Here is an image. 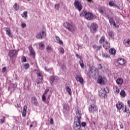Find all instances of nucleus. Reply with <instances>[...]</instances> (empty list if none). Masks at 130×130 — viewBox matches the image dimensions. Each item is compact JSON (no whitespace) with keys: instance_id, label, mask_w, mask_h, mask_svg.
Returning <instances> with one entry per match:
<instances>
[{"instance_id":"f257e3e1","label":"nucleus","mask_w":130,"mask_h":130,"mask_svg":"<svg viewBox=\"0 0 130 130\" xmlns=\"http://www.w3.org/2000/svg\"><path fill=\"white\" fill-rule=\"evenodd\" d=\"M81 117L82 114L81 113V111L77 110L76 111V117L75 118L73 125V128L74 130H82V127H81Z\"/></svg>"},{"instance_id":"f03ea898","label":"nucleus","mask_w":130,"mask_h":130,"mask_svg":"<svg viewBox=\"0 0 130 130\" xmlns=\"http://www.w3.org/2000/svg\"><path fill=\"white\" fill-rule=\"evenodd\" d=\"M80 16L81 17H85V19L88 21H91V20H93L94 18V15H93L92 13H90L85 10L83 11L80 13Z\"/></svg>"},{"instance_id":"7ed1b4c3","label":"nucleus","mask_w":130,"mask_h":130,"mask_svg":"<svg viewBox=\"0 0 130 130\" xmlns=\"http://www.w3.org/2000/svg\"><path fill=\"white\" fill-rule=\"evenodd\" d=\"M109 92L108 90V88L106 87V88L102 89L100 91H99V96L101 98H107V93Z\"/></svg>"},{"instance_id":"20e7f679","label":"nucleus","mask_w":130,"mask_h":130,"mask_svg":"<svg viewBox=\"0 0 130 130\" xmlns=\"http://www.w3.org/2000/svg\"><path fill=\"white\" fill-rule=\"evenodd\" d=\"M74 6L75 9L78 10L79 12H81V11H82V9H83V6H82L81 2H79L78 1H75Z\"/></svg>"},{"instance_id":"39448f33","label":"nucleus","mask_w":130,"mask_h":130,"mask_svg":"<svg viewBox=\"0 0 130 130\" xmlns=\"http://www.w3.org/2000/svg\"><path fill=\"white\" fill-rule=\"evenodd\" d=\"M97 73H98V71H97V69L95 68V67L92 66L89 68V74L90 76H92V77H95Z\"/></svg>"},{"instance_id":"423d86ee","label":"nucleus","mask_w":130,"mask_h":130,"mask_svg":"<svg viewBox=\"0 0 130 130\" xmlns=\"http://www.w3.org/2000/svg\"><path fill=\"white\" fill-rule=\"evenodd\" d=\"M90 31L91 33H95L98 29V24L97 23H92L90 25Z\"/></svg>"},{"instance_id":"0eeeda50","label":"nucleus","mask_w":130,"mask_h":130,"mask_svg":"<svg viewBox=\"0 0 130 130\" xmlns=\"http://www.w3.org/2000/svg\"><path fill=\"white\" fill-rule=\"evenodd\" d=\"M45 37H46V34L44 31H43L42 32H40L38 33L36 35V38L37 39H44Z\"/></svg>"},{"instance_id":"6e6552de","label":"nucleus","mask_w":130,"mask_h":130,"mask_svg":"<svg viewBox=\"0 0 130 130\" xmlns=\"http://www.w3.org/2000/svg\"><path fill=\"white\" fill-rule=\"evenodd\" d=\"M64 26L67 29H68V30H69V31H70L71 32H74V30H75L74 26L68 22H66L64 23Z\"/></svg>"},{"instance_id":"1a4fd4ad","label":"nucleus","mask_w":130,"mask_h":130,"mask_svg":"<svg viewBox=\"0 0 130 130\" xmlns=\"http://www.w3.org/2000/svg\"><path fill=\"white\" fill-rule=\"evenodd\" d=\"M98 83L100 84V85H104V84L106 83V78L104 77H102V76H99L98 80Z\"/></svg>"},{"instance_id":"9d476101","label":"nucleus","mask_w":130,"mask_h":130,"mask_svg":"<svg viewBox=\"0 0 130 130\" xmlns=\"http://www.w3.org/2000/svg\"><path fill=\"white\" fill-rule=\"evenodd\" d=\"M98 108L94 105H90L89 107V111L90 113H94V112L97 111Z\"/></svg>"},{"instance_id":"9b49d317","label":"nucleus","mask_w":130,"mask_h":130,"mask_svg":"<svg viewBox=\"0 0 130 130\" xmlns=\"http://www.w3.org/2000/svg\"><path fill=\"white\" fill-rule=\"evenodd\" d=\"M116 107L117 110H120V109H122V110H123V108H124V106H123L122 102H118V103L116 104Z\"/></svg>"},{"instance_id":"f8f14e48","label":"nucleus","mask_w":130,"mask_h":130,"mask_svg":"<svg viewBox=\"0 0 130 130\" xmlns=\"http://www.w3.org/2000/svg\"><path fill=\"white\" fill-rule=\"evenodd\" d=\"M76 80L81 84L84 83V79L82 78L81 75H77L76 77Z\"/></svg>"},{"instance_id":"ddd939ff","label":"nucleus","mask_w":130,"mask_h":130,"mask_svg":"<svg viewBox=\"0 0 130 130\" xmlns=\"http://www.w3.org/2000/svg\"><path fill=\"white\" fill-rule=\"evenodd\" d=\"M28 49L29 50L30 56H31V57L34 58V57H35V52L34 51V50L33 49V47H32V46H30L28 47Z\"/></svg>"},{"instance_id":"4468645a","label":"nucleus","mask_w":130,"mask_h":130,"mask_svg":"<svg viewBox=\"0 0 130 130\" xmlns=\"http://www.w3.org/2000/svg\"><path fill=\"white\" fill-rule=\"evenodd\" d=\"M103 47L106 49V50H107V49H109V48H110V44L106 41L103 44Z\"/></svg>"},{"instance_id":"2eb2a0df","label":"nucleus","mask_w":130,"mask_h":130,"mask_svg":"<svg viewBox=\"0 0 130 130\" xmlns=\"http://www.w3.org/2000/svg\"><path fill=\"white\" fill-rule=\"evenodd\" d=\"M123 45L126 46V47H129L130 46V38L124 40L123 42Z\"/></svg>"},{"instance_id":"dca6fc26","label":"nucleus","mask_w":130,"mask_h":130,"mask_svg":"<svg viewBox=\"0 0 130 130\" xmlns=\"http://www.w3.org/2000/svg\"><path fill=\"white\" fill-rule=\"evenodd\" d=\"M117 62L118 63V64L122 66V64H124V63H125V60L123 58H119L117 60Z\"/></svg>"},{"instance_id":"f3484780","label":"nucleus","mask_w":130,"mask_h":130,"mask_svg":"<svg viewBox=\"0 0 130 130\" xmlns=\"http://www.w3.org/2000/svg\"><path fill=\"white\" fill-rule=\"evenodd\" d=\"M17 51L16 50H11L9 51V56L10 57H13L15 56L17 53Z\"/></svg>"},{"instance_id":"a211bd4d","label":"nucleus","mask_w":130,"mask_h":130,"mask_svg":"<svg viewBox=\"0 0 130 130\" xmlns=\"http://www.w3.org/2000/svg\"><path fill=\"white\" fill-rule=\"evenodd\" d=\"M45 71L49 73V74H54V71L53 70V68H48L47 67H45Z\"/></svg>"},{"instance_id":"6ab92c4d","label":"nucleus","mask_w":130,"mask_h":130,"mask_svg":"<svg viewBox=\"0 0 130 130\" xmlns=\"http://www.w3.org/2000/svg\"><path fill=\"white\" fill-rule=\"evenodd\" d=\"M5 30L6 32V34L8 35L9 37H13V36H12V33H11V30L9 27H5Z\"/></svg>"},{"instance_id":"aec40b11","label":"nucleus","mask_w":130,"mask_h":130,"mask_svg":"<svg viewBox=\"0 0 130 130\" xmlns=\"http://www.w3.org/2000/svg\"><path fill=\"white\" fill-rule=\"evenodd\" d=\"M27 106L25 105L23 107V109L22 111V116L23 117H25L26 116V114H27Z\"/></svg>"},{"instance_id":"412c9836","label":"nucleus","mask_w":130,"mask_h":130,"mask_svg":"<svg viewBox=\"0 0 130 130\" xmlns=\"http://www.w3.org/2000/svg\"><path fill=\"white\" fill-rule=\"evenodd\" d=\"M31 103H32V104L36 106L38 105V102H37V99H36V98L33 97L31 98Z\"/></svg>"},{"instance_id":"4be33fe9","label":"nucleus","mask_w":130,"mask_h":130,"mask_svg":"<svg viewBox=\"0 0 130 130\" xmlns=\"http://www.w3.org/2000/svg\"><path fill=\"white\" fill-rule=\"evenodd\" d=\"M46 51L47 52H48V53H50V52H52L53 51V49H52V47L49 45H47L46 46Z\"/></svg>"},{"instance_id":"5701e85b","label":"nucleus","mask_w":130,"mask_h":130,"mask_svg":"<svg viewBox=\"0 0 130 130\" xmlns=\"http://www.w3.org/2000/svg\"><path fill=\"white\" fill-rule=\"evenodd\" d=\"M123 83V79L121 78H119L116 80V83L118 85H122Z\"/></svg>"},{"instance_id":"b1692460","label":"nucleus","mask_w":130,"mask_h":130,"mask_svg":"<svg viewBox=\"0 0 130 130\" xmlns=\"http://www.w3.org/2000/svg\"><path fill=\"white\" fill-rule=\"evenodd\" d=\"M55 39L57 41V43H58L59 44H60V45L63 44V42H62V41L60 40V39L59 38V37L56 36Z\"/></svg>"},{"instance_id":"393cba45","label":"nucleus","mask_w":130,"mask_h":130,"mask_svg":"<svg viewBox=\"0 0 130 130\" xmlns=\"http://www.w3.org/2000/svg\"><path fill=\"white\" fill-rule=\"evenodd\" d=\"M39 49H40L41 50H43V49H44L45 47V45H44L43 43H40L39 44Z\"/></svg>"},{"instance_id":"a878e982","label":"nucleus","mask_w":130,"mask_h":130,"mask_svg":"<svg viewBox=\"0 0 130 130\" xmlns=\"http://www.w3.org/2000/svg\"><path fill=\"white\" fill-rule=\"evenodd\" d=\"M66 91L70 95V96H72V89H71V88L69 87V86H66Z\"/></svg>"},{"instance_id":"bb28decb","label":"nucleus","mask_w":130,"mask_h":130,"mask_svg":"<svg viewBox=\"0 0 130 130\" xmlns=\"http://www.w3.org/2000/svg\"><path fill=\"white\" fill-rule=\"evenodd\" d=\"M54 80H55V78L54 77V76H52L50 77L49 81L51 85H52V84L53 83V82H54Z\"/></svg>"},{"instance_id":"cd10ccee","label":"nucleus","mask_w":130,"mask_h":130,"mask_svg":"<svg viewBox=\"0 0 130 130\" xmlns=\"http://www.w3.org/2000/svg\"><path fill=\"white\" fill-rule=\"evenodd\" d=\"M105 11V8L104 7H100L99 9V12L100 14H104V12Z\"/></svg>"},{"instance_id":"c85d7f7f","label":"nucleus","mask_w":130,"mask_h":130,"mask_svg":"<svg viewBox=\"0 0 130 130\" xmlns=\"http://www.w3.org/2000/svg\"><path fill=\"white\" fill-rule=\"evenodd\" d=\"M79 63L82 69H84V68H85V65L84 64V61H83V59L80 60Z\"/></svg>"},{"instance_id":"c756f323","label":"nucleus","mask_w":130,"mask_h":130,"mask_svg":"<svg viewBox=\"0 0 130 130\" xmlns=\"http://www.w3.org/2000/svg\"><path fill=\"white\" fill-rule=\"evenodd\" d=\"M103 57H105V58H109L110 57V55L107 53H102Z\"/></svg>"},{"instance_id":"7c9ffc66","label":"nucleus","mask_w":130,"mask_h":130,"mask_svg":"<svg viewBox=\"0 0 130 130\" xmlns=\"http://www.w3.org/2000/svg\"><path fill=\"white\" fill-rule=\"evenodd\" d=\"M100 44H102L104 42H105V37L104 36H102L99 41Z\"/></svg>"},{"instance_id":"2f4dec72","label":"nucleus","mask_w":130,"mask_h":130,"mask_svg":"<svg viewBox=\"0 0 130 130\" xmlns=\"http://www.w3.org/2000/svg\"><path fill=\"white\" fill-rule=\"evenodd\" d=\"M42 79L43 78H39L36 81L37 84H38V85H39V84H41V83H42Z\"/></svg>"},{"instance_id":"473e14b6","label":"nucleus","mask_w":130,"mask_h":130,"mask_svg":"<svg viewBox=\"0 0 130 130\" xmlns=\"http://www.w3.org/2000/svg\"><path fill=\"white\" fill-rule=\"evenodd\" d=\"M124 112L126 113H129V110L127 109L126 106H124L123 110H122Z\"/></svg>"},{"instance_id":"72a5a7b5","label":"nucleus","mask_w":130,"mask_h":130,"mask_svg":"<svg viewBox=\"0 0 130 130\" xmlns=\"http://www.w3.org/2000/svg\"><path fill=\"white\" fill-rule=\"evenodd\" d=\"M109 22L111 25V26H114V20L113 18H111L109 20Z\"/></svg>"},{"instance_id":"f704fd0d","label":"nucleus","mask_w":130,"mask_h":130,"mask_svg":"<svg viewBox=\"0 0 130 130\" xmlns=\"http://www.w3.org/2000/svg\"><path fill=\"white\" fill-rule=\"evenodd\" d=\"M14 9H15V10L16 11H18V10H19V5H18V4L15 3L13 6Z\"/></svg>"},{"instance_id":"c9c22d12","label":"nucleus","mask_w":130,"mask_h":130,"mask_svg":"<svg viewBox=\"0 0 130 130\" xmlns=\"http://www.w3.org/2000/svg\"><path fill=\"white\" fill-rule=\"evenodd\" d=\"M120 95L122 96V97H124L125 96V91L124 90H122L120 92Z\"/></svg>"},{"instance_id":"e433bc0d","label":"nucleus","mask_w":130,"mask_h":130,"mask_svg":"<svg viewBox=\"0 0 130 130\" xmlns=\"http://www.w3.org/2000/svg\"><path fill=\"white\" fill-rule=\"evenodd\" d=\"M119 22L116 21V23L115 22L114 23L115 28H117V29H118V28L119 27Z\"/></svg>"},{"instance_id":"4c0bfd02","label":"nucleus","mask_w":130,"mask_h":130,"mask_svg":"<svg viewBox=\"0 0 130 130\" xmlns=\"http://www.w3.org/2000/svg\"><path fill=\"white\" fill-rule=\"evenodd\" d=\"M108 34L109 37L112 38V35H113V31H112V30H109Z\"/></svg>"},{"instance_id":"58836bf2","label":"nucleus","mask_w":130,"mask_h":130,"mask_svg":"<svg viewBox=\"0 0 130 130\" xmlns=\"http://www.w3.org/2000/svg\"><path fill=\"white\" fill-rule=\"evenodd\" d=\"M27 14H28V12L27 11H24L23 12V14H21V16H22V17H23V18H24V16L25 18H26L27 17Z\"/></svg>"},{"instance_id":"ea45409f","label":"nucleus","mask_w":130,"mask_h":130,"mask_svg":"<svg viewBox=\"0 0 130 130\" xmlns=\"http://www.w3.org/2000/svg\"><path fill=\"white\" fill-rule=\"evenodd\" d=\"M113 51H114V48H112L109 50V52L110 54L113 55V54H114V52H113Z\"/></svg>"},{"instance_id":"a19ab883","label":"nucleus","mask_w":130,"mask_h":130,"mask_svg":"<svg viewBox=\"0 0 130 130\" xmlns=\"http://www.w3.org/2000/svg\"><path fill=\"white\" fill-rule=\"evenodd\" d=\"M58 50L60 53H64V49L62 47H60Z\"/></svg>"},{"instance_id":"79ce46f5","label":"nucleus","mask_w":130,"mask_h":130,"mask_svg":"<svg viewBox=\"0 0 130 130\" xmlns=\"http://www.w3.org/2000/svg\"><path fill=\"white\" fill-rule=\"evenodd\" d=\"M21 61L22 62H26L27 61V59L26 58V57L23 56L21 58Z\"/></svg>"},{"instance_id":"37998d69","label":"nucleus","mask_w":130,"mask_h":130,"mask_svg":"<svg viewBox=\"0 0 130 130\" xmlns=\"http://www.w3.org/2000/svg\"><path fill=\"white\" fill-rule=\"evenodd\" d=\"M42 100L44 102L46 100V98L45 97V95L43 94L42 96Z\"/></svg>"},{"instance_id":"c03bdc74","label":"nucleus","mask_w":130,"mask_h":130,"mask_svg":"<svg viewBox=\"0 0 130 130\" xmlns=\"http://www.w3.org/2000/svg\"><path fill=\"white\" fill-rule=\"evenodd\" d=\"M101 70L104 72H107V68H106L105 67H103V68H102Z\"/></svg>"},{"instance_id":"a18cd8bd","label":"nucleus","mask_w":130,"mask_h":130,"mask_svg":"<svg viewBox=\"0 0 130 130\" xmlns=\"http://www.w3.org/2000/svg\"><path fill=\"white\" fill-rule=\"evenodd\" d=\"M109 5H110V7H113V6H114V3H113V2L112 1H110L109 3Z\"/></svg>"},{"instance_id":"49530a36","label":"nucleus","mask_w":130,"mask_h":130,"mask_svg":"<svg viewBox=\"0 0 130 130\" xmlns=\"http://www.w3.org/2000/svg\"><path fill=\"white\" fill-rule=\"evenodd\" d=\"M59 4H55V9H56V10H58V9H59Z\"/></svg>"},{"instance_id":"de8ad7c7","label":"nucleus","mask_w":130,"mask_h":130,"mask_svg":"<svg viewBox=\"0 0 130 130\" xmlns=\"http://www.w3.org/2000/svg\"><path fill=\"white\" fill-rule=\"evenodd\" d=\"M115 88H116L115 93H117V94H118V93H119V88L117 87V86H116Z\"/></svg>"},{"instance_id":"09e8293b","label":"nucleus","mask_w":130,"mask_h":130,"mask_svg":"<svg viewBox=\"0 0 130 130\" xmlns=\"http://www.w3.org/2000/svg\"><path fill=\"white\" fill-rule=\"evenodd\" d=\"M24 69H25L26 70H27V69H28V68H29V64L28 63H25L24 65Z\"/></svg>"},{"instance_id":"8fccbe9b","label":"nucleus","mask_w":130,"mask_h":130,"mask_svg":"<svg viewBox=\"0 0 130 130\" xmlns=\"http://www.w3.org/2000/svg\"><path fill=\"white\" fill-rule=\"evenodd\" d=\"M114 6L115 7V8L118 9V10H121V7H120V6H119V5H115Z\"/></svg>"},{"instance_id":"3c124183","label":"nucleus","mask_w":130,"mask_h":130,"mask_svg":"<svg viewBox=\"0 0 130 130\" xmlns=\"http://www.w3.org/2000/svg\"><path fill=\"white\" fill-rule=\"evenodd\" d=\"M48 91H49V89H46L43 93V95H46V94L48 93Z\"/></svg>"},{"instance_id":"603ef678","label":"nucleus","mask_w":130,"mask_h":130,"mask_svg":"<svg viewBox=\"0 0 130 130\" xmlns=\"http://www.w3.org/2000/svg\"><path fill=\"white\" fill-rule=\"evenodd\" d=\"M63 108H64V109H66V110H69V106H68V105H64L63 106Z\"/></svg>"},{"instance_id":"864d4df0","label":"nucleus","mask_w":130,"mask_h":130,"mask_svg":"<svg viewBox=\"0 0 130 130\" xmlns=\"http://www.w3.org/2000/svg\"><path fill=\"white\" fill-rule=\"evenodd\" d=\"M103 67L102 66V65L101 64H99L98 65V67L99 70H101Z\"/></svg>"},{"instance_id":"5fc2aeb1","label":"nucleus","mask_w":130,"mask_h":130,"mask_svg":"<svg viewBox=\"0 0 130 130\" xmlns=\"http://www.w3.org/2000/svg\"><path fill=\"white\" fill-rule=\"evenodd\" d=\"M5 117H3L2 119H1V123H3L5 122Z\"/></svg>"},{"instance_id":"6e6d98bb","label":"nucleus","mask_w":130,"mask_h":130,"mask_svg":"<svg viewBox=\"0 0 130 130\" xmlns=\"http://www.w3.org/2000/svg\"><path fill=\"white\" fill-rule=\"evenodd\" d=\"M81 124V126H82L83 127H85V126H86V122H82Z\"/></svg>"},{"instance_id":"4d7b16f0","label":"nucleus","mask_w":130,"mask_h":130,"mask_svg":"<svg viewBox=\"0 0 130 130\" xmlns=\"http://www.w3.org/2000/svg\"><path fill=\"white\" fill-rule=\"evenodd\" d=\"M50 124H53V119L52 118L50 119Z\"/></svg>"},{"instance_id":"13d9d810","label":"nucleus","mask_w":130,"mask_h":130,"mask_svg":"<svg viewBox=\"0 0 130 130\" xmlns=\"http://www.w3.org/2000/svg\"><path fill=\"white\" fill-rule=\"evenodd\" d=\"M76 57L77 58H79L80 60H81V59H82V57H81V56L79 55V54H76Z\"/></svg>"},{"instance_id":"bf43d9fd","label":"nucleus","mask_w":130,"mask_h":130,"mask_svg":"<svg viewBox=\"0 0 130 130\" xmlns=\"http://www.w3.org/2000/svg\"><path fill=\"white\" fill-rule=\"evenodd\" d=\"M21 27L22 28H25V27H26V23H21Z\"/></svg>"},{"instance_id":"052dcab7","label":"nucleus","mask_w":130,"mask_h":130,"mask_svg":"<svg viewBox=\"0 0 130 130\" xmlns=\"http://www.w3.org/2000/svg\"><path fill=\"white\" fill-rule=\"evenodd\" d=\"M6 71H7V68L6 67H4L2 69V73H5V72H6Z\"/></svg>"},{"instance_id":"680f3d73","label":"nucleus","mask_w":130,"mask_h":130,"mask_svg":"<svg viewBox=\"0 0 130 130\" xmlns=\"http://www.w3.org/2000/svg\"><path fill=\"white\" fill-rule=\"evenodd\" d=\"M101 49V46H97L96 47V51H98V50H100V49Z\"/></svg>"},{"instance_id":"e2e57ef3","label":"nucleus","mask_w":130,"mask_h":130,"mask_svg":"<svg viewBox=\"0 0 130 130\" xmlns=\"http://www.w3.org/2000/svg\"><path fill=\"white\" fill-rule=\"evenodd\" d=\"M37 76L40 77V78H42V75H41V73H38L37 74Z\"/></svg>"},{"instance_id":"0e129e2a","label":"nucleus","mask_w":130,"mask_h":130,"mask_svg":"<svg viewBox=\"0 0 130 130\" xmlns=\"http://www.w3.org/2000/svg\"><path fill=\"white\" fill-rule=\"evenodd\" d=\"M10 90L11 91H13V90L12 89V85H10L9 87H8V90L10 91Z\"/></svg>"},{"instance_id":"69168bd1","label":"nucleus","mask_w":130,"mask_h":130,"mask_svg":"<svg viewBox=\"0 0 130 130\" xmlns=\"http://www.w3.org/2000/svg\"><path fill=\"white\" fill-rule=\"evenodd\" d=\"M61 68L62 69V70H64V69H66V67H64V66H61Z\"/></svg>"},{"instance_id":"338daca9","label":"nucleus","mask_w":130,"mask_h":130,"mask_svg":"<svg viewBox=\"0 0 130 130\" xmlns=\"http://www.w3.org/2000/svg\"><path fill=\"white\" fill-rule=\"evenodd\" d=\"M120 128H123V124H122V123H121L120 125Z\"/></svg>"},{"instance_id":"774afa93","label":"nucleus","mask_w":130,"mask_h":130,"mask_svg":"<svg viewBox=\"0 0 130 130\" xmlns=\"http://www.w3.org/2000/svg\"><path fill=\"white\" fill-rule=\"evenodd\" d=\"M127 104L128 107H130V100L127 101Z\"/></svg>"}]
</instances>
